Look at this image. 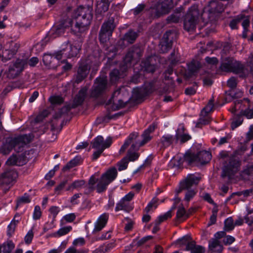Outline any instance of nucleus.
<instances>
[{
  "mask_svg": "<svg viewBox=\"0 0 253 253\" xmlns=\"http://www.w3.org/2000/svg\"><path fill=\"white\" fill-rule=\"evenodd\" d=\"M30 202H31V199H30L29 195L26 193L24 195V196L20 197L18 199L16 208H17V207L20 204L29 203Z\"/></svg>",
  "mask_w": 253,
  "mask_h": 253,
  "instance_id": "nucleus-54",
  "label": "nucleus"
},
{
  "mask_svg": "<svg viewBox=\"0 0 253 253\" xmlns=\"http://www.w3.org/2000/svg\"><path fill=\"white\" fill-rule=\"evenodd\" d=\"M191 136L188 134H175V143L180 140L181 143H184L191 139Z\"/></svg>",
  "mask_w": 253,
  "mask_h": 253,
  "instance_id": "nucleus-37",
  "label": "nucleus"
},
{
  "mask_svg": "<svg viewBox=\"0 0 253 253\" xmlns=\"http://www.w3.org/2000/svg\"><path fill=\"white\" fill-rule=\"evenodd\" d=\"M18 173L13 169H7L0 175V185L8 186L7 190L16 182Z\"/></svg>",
  "mask_w": 253,
  "mask_h": 253,
  "instance_id": "nucleus-15",
  "label": "nucleus"
},
{
  "mask_svg": "<svg viewBox=\"0 0 253 253\" xmlns=\"http://www.w3.org/2000/svg\"><path fill=\"white\" fill-rule=\"evenodd\" d=\"M175 33L173 31H167L164 35L162 41L161 42V51L163 53L167 52L172 46V40Z\"/></svg>",
  "mask_w": 253,
  "mask_h": 253,
  "instance_id": "nucleus-19",
  "label": "nucleus"
},
{
  "mask_svg": "<svg viewBox=\"0 0 253 253\" xmlns=\"http://www.w3.org/2000/svg\"><path fill=\"white\" fill-rule=\"evenodd\" d=\"M97 181L98 178L95 177V175H92L88 180V184H85L84 186V193L88 194L93 191L95 188V185Z\"/></svg>",
  "mask_w": 253,
  "mask_h": 253,
  "instance_id": "nucleus-27",
  "label": "nucleus"
},
{
  "mask_svg": "<svg viewBox=\"0 0 253 253\" xmlns=\"http://www.w3.org/2000/svg\"><path fill=\"white\" fill-rule=\"evenodd\" d=\"M120 72L119 70L115 69L110 73V80L112 83L115 82L119 79Z\"/></svg>",
  "mask_w": 253,
  "mask_h": 253,
  "instance_id": "nucleus-51",
  "label": "nucleus"
},
{
  "mask_svg": "<svg viewBox=\"0 0 253 253\" xmlns=\"http://www.w3.org/2000/svg\"><path fill=\"white\" fill-rule=\"evenodd\" d=\"M130 145H131V144ZM138 150H133L131 149V146H130V149L128 150L126 158L128 161H134L136 160L139 157V154L136 152V151Z\"/></svg>",
  "mask_w": 253,
  "mask_h": 253,
  "instance_id": "nucleus-32",
  "label": "nucleus"
},
{
  "mask_svg": "<svg viewBox=\"0 0 253 253\" xmlns=\"http://www.w3.org/2000/svg\"><path fill=\"white\" fill-rule=\"evenodd\" d=\"M234 223L232 217H230L227 218L224 221V229L226 231L232 230L234 228Z\"/></svg>",
  "mask_w": 253,
  "mask_h": 253,
  "instance_id": "nucleus-36",
  "label": "nucleus"
},
{
  "mask_svg": "<svg viewBox=\"0 0 253 253\" xmlns=\"http://www.w3.org/2000/svg\"><path fill=\"white\" fill-rule=\"evenodd\" d=\"M155 125L154 124L150 125L141 134V140L139 139L138 132L131 133L121 147L119 154H123L130 144H131V149L139 150L140 147L144 146L151 140L152 136L151 134L155 130Z\"/></svg>",
  "mask_w": 253,
  "mask_h": 253,
  "instance_id": "nucleus-1",
  "label": "nucleus"
},
{
  "mask_svg": "<svg viewBox=\"0 0 253 253\" xmlns=\"http://www.w3.org/2000/svg\"><path fill=\"white\" fill-rule=\"evenodd\" d=\"M200 68L199 62L195 61L191 62L188 64V69L191 74L196 73Z\"/></svg>",
  "mask_w": 253,
  "mask_h": 253,
  "instance_id": "nucleus-41",
  "label": "nucleus"
},
{
  "mask_svg": "<svg viewBox=\"0 0 253 253\" xmlns=\"http://www.w3.org/2000/svg\"><path fill=\"white\" fill-rule=\"evenodd\" d=\"M88 88L86 86L82 87L74 98L72 107L74 108L81 105L87 96Z\"/></svg>",
  "mask_w": 253,
  "mask_h": 253,
  "instance_id": "nucleus-21",
  "label": "nucleus"
},
{
  "mask_svg": "<svg viewBox=\"0 0 253 253\" xmlns=\"http://www.w3.org/2000/svg\"><path fill=\"white\" fill-rule=\"evenodd\" d=\"M211 120L209 117L206 116L205 117L201 118L199 119V121L196 124V127H200L201 125H206L210 122Z\"/></svg>",
  "mask_w": 253,
  "mask_h": 253,
  "instance_id": "nucleus-60",
  "label": "nucleus"
},
{
  "mask_svg": "<svg viewBox=\"0 0 253 253\" xmlns=\"http://www.w3.org/2000/svg\"><path fill=\"white\" fill-rule=\"evenodd\" d=\"M211 5L212 10L214 12L220 13L223 10L222 4L221 2L214 1L211 3Z\"/></svg>",
  "mask_w": 253,
  "mask_h": 253,
  "instance_id": "nucleus-52",
  "label": "nucleus"
},
{
  "mask_svg": "<svg viewBox=\"0 0 253 253\" xmlns=\"http://www.w3.org/2000/svg\"><path fill=\"white\" fill-rule=\"evenodd\" d=\"M62 46H64V47H63L61 50L54 53L55 57L58 60L61 59L63 55H64L65 57H67V53H65V52L68 46V42H65Z\"/></svg>",
  "mask_w": 253,
  "mask_h": 253,
  "instance_id": "nucleus-35",
  "label": "nucleus"
},
{
  "mask_svg": "<svg viewBox=\"0 0 253 253\" xmlns=\"http://www.w3.org/2000/svg\"><path fill=\"white\" fill-rule=\"evenodd\" d=\"M244 18L243 15H237L234 19H233L230 23L229 25L232 29H237V25L242 21Z\"/></svg>",
  "mask_w": 253,
  "mask_h": 253,
  "instance_id": "nucleus-46",
  "label": "nucleus"
},
{
  "mask_svg": "<svg viewBox=\"0 0 253 253\" xmlns=\"http://www.w3.org/2000/svg\"><path fill=\"white\" fill-rule=\"evenodd\" d=\"M138 36L137 32L132 30H129L119 41V44L121 45L122 43H121L123 42L124 41L127 42L128 43H133L138 37Z\"/></svg>",
  "mask_w": 253,
  "mask_h": 253,
  "instance_id": "nucleus-23",
  "label": "nucleus"
},
{
  "mask_svg": "<svg viewBox=\"0 0 253 253\" xmlns=\"http://www.w3.org/2000/svg\"><path fill=\"white\" fill-rule=\"evenodd\" d=\"M79 48L76 46L70 45V51L67 53V57L71 58L72 57L76 56L79 52Z\"/></svg>",
  "mask_w": 253,
  "mask_h": 253,
  "instance_id": "nucleus-49",
  "label": "nucleus"
},
{
  "mask_svg": "<svg viewBox=\"0 0 253 253\" xmlns=\"http://www.w3.org/2000/svg\"><path fill=\"white\" fill-rule=\"evenodd\" d=\"M112 143V138L108 137L105 140L101 136L95 137L91 142L92 148L96 150L104 151L109 148Z\"/></svg>",
  "mask_w": 253,
  "mask_h": 253,
  "instance_id": "nucleus-18",
  "label": "nucleus"
},
{
  "mask_svg": "<svg viewBox=\"0 0 253 253\" xmlns=\"http://www.w3.org/2000/svg\"><path fill=\"white\" fill-rule=\"evenodd\" d=\"M34 136L32 134L19 135L6 139L5 143L0 148V153L4 155L8 154L13 149L16 152L22 151L24 147L30 143Z\"/></svg>",
  "mask_w": 253,
  "mask_h": 253,
  "instance_id": "nucleus-2",
  "label": "nucleus"
},
{
  "mask_svg": "<svg viewBox=\"0 0 253 253\" xmlns=\"http://www.w3.org/2000/svg\"><path fill=\"white\" fill-rule=\"evenodd\" d=\"M68 183V180L65 179L61 181L55 188V193L59 195L60 194L61 191L65 188V186Z\"/></svg>",
  "mask_w": 253,
  "mask_h": 253,
  "instance_id": "nucleus-53",
  "label": "nucleus"
},
{
  "mask_svg": "<svg viewBox=\"0 0 253 253\" xmlns=\"http://www.w3.org/2000/svg\"><path fill=\"white\" fill-rule=\"evenodd\" d=\"M211 159L210 152L203 150L197 154L186 153L184 156V161L189 165L193 164L197 166L204 165L208 163Z\"/></svg>",
  "mask_w": 253,
  "mask_h": 253,
  "instance_id": "nucleus-6",
  "label": "nucleus"
},
{
  "mask_svg": "<svg viewBox=\"0 0 253 253\" xmlns=\"http://www.w3.org/2000/svg\"><path fill=\"white\" fill-rule=\"evenodd\" d=\"M253 211H250L248 212V214L245 217V222L249 225H251L253 223Z\"/></svg>",
  "mask_w": 253,
  "mask_h": 253,
  "instance_id": "nucleus-62",
  "label": "nucleus"
},
{
  "mask_svg": "<svg viewBox=\"0 0 253 253\" xmlns=\"http://www.w3.org/2000/svg\"><path fill=\"white\" fill-rule=\"evenodd\" d=\"M209 249L211 252L220 253L223 250V247L218 240L211 239L209 241Z\"/></svg>",
  "mask_w": 253,
  "mask_h": 253,
  "instance_id": "nucleus-25",
  "label": "nucleus"
},
{
  "mask_svg": "<svg viewBox=\"0 0 253 253\" xmlns=\"http://www.w3.org/2000/svg\"><path fill=\"white\" fill-rule=\"evenodd\" d=\"M107 77H99L95 79L90 90V97L97 98L106 94L110 89Z\"/></svg>",
  "mask_w": 253,
  "mask_h": 253,
  "instance_id": "nucleus-5",
  "label": "nucleus"
},
{
  "mask_svg": "<svg viewBox=\"0 0 253 253\" xmlns=\"http://www.w3.org/2000/svg\"><path fill=\"white\" fill-rule=\"evenodd\" d=\"M199 11L197 5H193L189 8L184 20V28L190 32L193 31L197 23Z\"/></svg>",
  "mask_w": 253,
  "mask_h": 253,
  "instance_id": "nucleus-7",
  "label": "nucleus"
},
{
  "mask_svg": "<svg viewBox=\"0 0 253 253\" xmlns=\"http://www.w3.org/2000/svg\"><path fill=\"white\" fill-rule=\"evenodd\" d=\"M133 207L130 205V203L122 199L117 204L115 208L116 211L124 210L129 212L131 211Z\"/></svg>",
  "mask_w": 253,
  "mask_h": 253,
  "instance_id": "nucleus-28",
  "label": "nucleus"
},
{
  "mask_svg": "<svg viewBox=\"0 0 253 253\" xmlns=\"http://www.w3.org/2000/svg\"><path fill=\"white\" fill-rule=\"evenodd\" d=\"M158 202V199L155 197L152 199L150 202L149 203L147 206L145 208V211L146 212H148L153 207H154L155 209L157 207V203Z\"/></svg>",
  "mask_w": 253,
  "mask_h": 253,
  "instance_id": "nucleus-48",
  "label": "nucleus"
},
{
  "mask_svg": "<svg viewBox=\"0 0 253 253\" xmlns=\"http://www.w3.org/2000/svg\"><path fill=\"white\" fill-rule=\"evenodd\" d=\"M237 85V80L235 77L230 78L227 81V85L230 88V90L235 89Z\"/></svg>",
  "mask_w": 253,
  "mask_h": 253,
  "instance_id": "nucleus-57",
  "label": "nucleus"
},
{
  "mask_svg": "<svg viewBox=\"0 0 253 253\" xmlns=\"http://www.w3.org/2000/svg\"><path fill=\"white\" fill-rule=\"evenodd\" d=\"M41 215L42 211L40 207L39 206H35L33 216V219L34 220H38L40 218Z\"/></svg>",
  "mask_w": 253,
  "mask_h": 253,
  "instance_id": "nucleus-61",
  "label": "nucleus"
},
{
  "mask_svg": "<svg viewBox=\"0 0 253 253\" xmlns=\"http://www.w3.org/2000/svg\"><path fill=\"white\" fill-rule=\"evenodd\" d=\"M128 101V99L126 100L119 99L118 100L117 102L114 103L113 107L117 110L124 108L126 106Z\"/></svg>",
  "mask_w": 253,
  "mask_h": 253,
  "instance_id": "nucleus-56",
  "label": "nucleus"
},
{
  "mask_svg": "<svg viewBox=\"0 0 253 253\" xmlns=\"http://www.w3.org/2000/svg\"><path fill=\"white\" fill-rule=\"evenodd\" d=\"M26 64V60L17 59L14 62H12L9 65L8 70L6 72L7 78L9 79L16 78L23 71L24 66Z\"/></svg>",
  "mask_w": 253,
  "mask_h": 253,
  "instance_id": "nucleus-13",
  "label": "nucleus"
},
{
  "mask_svg": "<svg viewBox=\"0 0 253 253\" xmlns=\"http://www.w3.org/2000/svg\"><path fill=\"white\" fill-rule=\"evenodd\" d=\"M117 176V170L115 168H112L103 174L96 185L98 193L106 190L107 186L112 182Z\"/></svg>",
  "mask_w": 253,
  "mask_h": 253,
  "instance_id": "nucleus-10",
  "label": "nucleus"
},
{
  "mask_svg": "<svg viewBox=\"0 0 253 253\" xmlns=\"http://www.w3.org/2000/svg\"><path fill=\"white\" fill-rule=\"evenodd\" d=\"M239 15H243L244 16V18H243L242 20V26L244 29H248V27L250 26V16H246L242 14H239Z\"/></svg>",
  "mask_w": 253,
  "mask_h": 253,
  "instance_id": "nucleus-59",
  "label": "nucleus"
},
{
  "mask_svg": "<svg viewBox=\"0 0 253 253\" xmlns=\"http://www.w3.org/2000/svg\"><path fill=\"white\" fill-rule=\"evenodd\" d=\"M153 91V87L151 84H147L144 85L139 89V92L143 96L148 95Z\"/></svg>",
  "mask_w": 253,
  "mask_h": 253,
  "instance_id": "nucleus-38",
  "label": "nucleus"
},
{
  "mask_svg": "<svg viewBox=\"0 0 253 253\" xmlns=\"http://www.w3.org/2000/svg\"><path fill=\"white\" fill-rule=\"evenodd\" d=\"M6 46L15 55L18 51L20 44L18 43L11 42L7 43Z\"/></svg>",
  "mask_w": 253,
  "mask_h": 253,
  "instance_id": "nucleus-39",
  "label": "nucleus"
},
{
  "mask_svg": "<svg viewBox=\"0 0 253 253\" xmlns=\"http://www.w3.org/2000/svg\"><path fill=\"white\" fill-rule=\"evenodd\" d=\"M244 115L248 118H253V106H250L247 109H245L243 112Z\"/></svg>",
  "mask_w": 253,
  "mask_h": 253,
  "instance_id": "nucleus-64",
  "label": "nucleus"
},
{
  "mask_svg": "<svg viewBox=\"0 0 253 253\" xmlns=\"http://www.w3.org/2000/svg\"><path fill=\"white\" fill-rule=\"evenodd\" d=\"M213 100L212 99L209 100L208 104L203 108L202 111V113H205V114H207L209 113L212 111L213 108Z\"/></svg>",
  "mask_w": 253,
  "mask_h": 253,
  "instance_id": "nucleus-50",
  "label": "nucleus"
},
{
  "mask_svg": "<svg viewBox=\"0 0 253 253\" xmlns=\"http://www.w3.org/2000/svg\"><path fill=\"white\" fill-rule=\"evenodd\" d=\"M128 163V161L126 157H125L122 159V160L118 164V170L119 171H121L126 169L127 167Z\"/></svg>",
  "mask_w": 253,
  "mask_h": 253,
  "instance_id": "nucleus-55",
  "label": "nucleus"
},
{
  "mask_svg": "<svg viewBox=\"0 0 253 253\" xmlns=\"http://www.w3.org/2000/svg\"><path fill=\"white\" fill-rule=\"evenodd\" d=\"M151 57L147 58L146 60L141 62V66L144 70L147 72L153 73L155 72L156 67L154 64L150 63Z\"/></svg>",
  "mask_w": 253,
  "mask_h": 253,
  "instance_id": "nucleus-30",
  "label": "nucleus"
},
{
  "mask_svg": "<svg viewBox=\"0 0 253 253\" xmlns=\"http://www.w3.org/2000/svg\"><path fill=\"white\" fill-rule=\"evenodd\" d=\"M75 19V29L73 31L75 34L82 33L85 31L90 24L92 19L91 9L89 7L79 6L74 14Z\"/></svg>",
  "mask_w": 253,
  "mask_h": 253,
  "instance_id": "nucleus-3",
  "label": "nucleus"
},
{
  "mask_svg": "<svg viewBox=\"0 0 253 253\" xmlns=\"http://www.w3.org/2000/svg\"><path fill=\"white\" fill-rule=\"evenodd\" d=\"M243 121V119L241 115L237 116L231 123V127L232 129H234L240 126L242 124Z\"/></svg>",
  "mask_w": 253,
  "mask_h": 253,
  "instance_id": "nucleus-44",
  "label": "nucleus"
},
{
  "mask_svg": "<svg viewBox=\"0 0 253 253\" xmlns=\"http://www.w3.org/2000/svg\"><path fill=\"white\" fill-rule=\"evenodd\" d=\"M85 182L84 180H78L75 181L70 185H69L66 190L70 191L74 189H79L82 187H84L85 185Z\"/></svg>",
  "mask_w": 253,
  "mask_h": 253,
  "instance_id": "nucleus-34",
  "label": "nucleus"
},
{
  "mask_svg": "<svg viewBox=\"0 0 253 253\" xmlns=\"http://www.w3.org/2000/svg\"><path fill=\"white\" fill-rule=\"evenodd\" d=\"M73 23V20L70 18H67L54 26L49 32L48 34L52 38H55L61 36L65 33L66 29H69L72 26Z\"/></svg>",
  "mask_w": 253,
  "mask_h": 253,
  "instance_id": "nucleus-14",
  "label": "nucleus"
},
{
  "mask_svg": "<svg viewBox=\"0 0 253 253\" xmlns=\"http://www.w3.org/2000/svg\"><path fill=\"white\" fill-rule=\"evenodd\" d=\"M34 152V151L33 149H31L18 156L16 155H12L6 161V164L9 166H23L25 165L29 159H31L30 155L33 154Z\"/></svg>",
  "mask_w": 253,
  "mask_h": 253,
  "instance_id": "nucleus-12",
  "label": "nucleus"
},
{
  "mask_svg": "<svg viewBox=\"0 0 253 253\" xmlns=\"http://www.w3.org/2000/svg\"><path fill=\"white\" fill-rule=\"evenodd\" d=\"M110 4L103 2L101 1H98L96 5V9L100 13L107 11L109 8Z\"/></svg>",
  "mask_w": 253,
  "mask_h": 253,
  "instance_id": "nucleus-45",
  "label": "nucleus"
},
{
  "mask_svg": "<svg viewBox=\"0 0 253 253\" xmlns=\"http://www.w3.org/2000/svg\"><path fill=\"white\" fill-rule=\"evenodd\" d=\"M108 218V213H104L101 215L95 223L93 233H95L101 231L106 225Z\"/></svg>",
  "mask_w": 253,
  "mask_h": 253,
  "instance_id": "nucleus-22",
  "label": "nucleus"
},
{
  "mask_svg": "<svg viewBox=\"0 0 253 253\" xmlns=\"http://www.w3.org/2000/svg\"><path fill=\"white\" fill-rule=\"evenodd\" d=\"M222 71L226 72H233L235 74H244L245 67L240 62L232 58H226L220 65Z\"/></svg>",
  "mask_w": 253,
  "mask_h": 253,
  "instance_id": "nucleus-8",
  "label": "nucleus"
},
{
  "mask_svg": "<svg viewBox=\"0 0 253 253\" xmlns=\"http://www.w3.org/2000/svg\"><path fill=\"white\" fill-rule=\"evenodd\" d=\"M3 253H11L15 248V245L12 241H7L2 246Z\"/></svg>",
  "mask_w": 253,
  "mask_h": 253,
  "instance_id": "nucleus-33",
  "label": "nucleus"
},
{
  "mask_svg": "<svg viewBox=\"0 0 253 253\" xmlns=\"http://www.w3.org/2000/svg\"><path fill=\"white\" fill-rule=\"evenodd\" d=\"M90 68L89 65L86 62L80 63L77 70L75 82L79 84L83 81L88 74Z\"/></svg>",
  "mask_w": 253,
  "mask_h": 253,
  "instance_id": "nucleus-20",
  "label": "nucleus"
},
{
  "mask_svg": "<svg viewBox=\"0 0 253 253\" xmlns=\"http://www.w3.org/2000/svg\"><path fill=\"white\" fill-rule=\"evenodd\" d=\"M49 100L52 104H61L63 102V98L60 96H51Z\"/></svg>",
  "mask_w": 253,
  "mask_h": 253,
  "instance_id": "nucleus-58",
  "label": "nucleus"
},
{
  "mask_svg": "<svg viewBox=\"0 0 253 253\" xmlns=\"http://www.w3.org/2000/svg\"><path fill=\"white\" fill-rule=\"evenodd\" d=\"M161 142L163 146L166 148L172 145L173 143H175V136L173 137L169 134L165 135L162 137Z\"/></svg>",
  "mask_w": 253,
  "mask_h": 253,
  "instance_id": "nucleus-29",
  "label": "nucleus"
},
{
  "mask_svg": "<svg viewBox=\"0 0 253 253\" xmlns=\"http://www.w3.org/2000/svg\"><path fill=\"white\" fill-rule=\"evenodd\" d=\"M14 56V54H13L10 50L6 48L4 51H3L2 56H1V60L3 62H6L8 60L12 59Z\"/></svg>",
  "mask_w": 253,
  "mask_h": 253,
  "instance_id": "nucleus-43",
  "label": "nucleus"
},
{
  "mask_svg": "<svg viewBox=\"0 0 253 253\" xmlns=\"http://www.w3.org/2000/svg\"><path fill=\"white\" fill-rule=\"evenodd\" d=\"M226 95L230 96L232 98H239L241 97L243 95V92L240 90H235V89L229 90L226 91Z\"/></svg>",
  "mask_w": 253,
  "mask_h": 253,
  "instance_id": "nucleus-47",
  "label": "nucleus"
},
{
  "mask_svg": "<svg viewBox=\"0 0 253 253\" xmlns=\"http://www.w3.org/2000/svg\"><path fill=\"white\" fill-rule=\"evenodd\" d=\"M201 178L193 174L187 175V177L179 184V188L176 191L177 194L181 192L182 190H187L185 193L184 200L188 202L196 195L197 192L196 188L191 189L192 187L196 186L199 183Z\"/></svg>",
  "mask_w": 253,
  "mask_h": 253,
  "instance_id": "nucleus-4",
  "label": "nucleus"
},
{
  "mask_svg": "<svg viewBox=\"0 0 253 253\" xmlns=\"http://www.w3.org/2000/svg\"><path fill=\"white\" fill-rule=\"evenodd\" d=\"M76 215L74 213L67 214L64 215L61 220V224L63 225L67 222H72L76 219Z\"/></svg>",
  "mask_w": 253,
  "mask_h": 253,
  "instance_id": "nucleus-40",
  "label": "nucleus"
},
{
  "mask_svg": "<svg viewBox=\"0 0 253 253\" xmlns=\"http://www.w3.org/2000/svg\"><path fill=\"white\" fill-rule=\"evenodd\" d=\"M114 20V17L110 16L108 20L104 22L102 25L99 34V39L100 42L102 43H106L112 36L113 31L116 27Z\"/></svg>",
  "mask_w": 253,
  "mask_h": 253,
  "instance_id": "nucleus-9",
  "label": "nucleus"
},
{
  "mask_svg": "<svg viewBox=\"0 0 253 253\" xmlns=\"http://www.w3.org/2000/svg\"><path fill=\"white\" fill-rule=\"evenodd\" d=\"M185 250L190 251L191 253H204L205 252L204 247L196 245L194 241H191L187 244Z\"/></svg>",
  "mask_w": 253,
  "mask_h": 253,
  "instance_id": "nucleus-24",
  "label": "nucleus"
},
{
  "mask_svg": "<svg viewBox=\"0 0 253 253\" xmlns=\"http://www.w3.org/2000/svg\"><path fill=\"white\" fill-rule=\"evenodd\" d=\"M239 166V162L238 160L234 157L230 158L229 164L223 169L221 176L223 178L228 176L231 178L232 176L238 171Z\"/></svg>",
  "mask_w": 253,
  "mask_h": 253,
  "instance_id": "nucleus-17",
  "label": "nucleus"
},
{
  "mask_svg": "<svg viewBox=\"0 0 253 253\" xmlns=\"http://www.w3.org/2000/svg\"><path fill=\"white\" fill-rule=\"evenodd\" d=\"M183 10L182 8L176 9L173 13L167 17V20L168 23H178L182 16L181 12Z\"/></svg>",
  "mask_w": 253,
  "mask_h": 253,
  "instance_id": "nucleus-26",
  "label": "nucleus"
},
{
  "mask_svg": "<svg viewBox=\"0 0 253 253\" xmlns=\"http://www.w3.org/2000/svg\"><path fill=\"white\" fill-rule=\"evenodd\" d=\"M71 229L72 227L70 226L64 227L59 229L56 232H55L53 235L55 237H60L67 234L71 231Z\"/></svg>",
  "mask_w": 253,
  "mask_h": 253,
  "instance_id": "nucleus-42",
  "label": "nucleus"
},
{
  "mask_svg": "<svg viewBox=\"0 0 253 253\" xmlns=\"http://www.w3.org/2000/svg\"><path fill=\"white\" fill-rule=\"evenodd\" d=\"M173 6L172 0H159L154 6L156 16H161L168 13Z\"/></svg>",
  "mask_w": 253,
  "mask_h": 253,
  "instance_id": "nucleus-16",
  "label": "nucleus"
},
{
  "mask_svg": "<svg viewBox=\"0 0 253 253\" xmlns=\"http://www.w3.org/2000/svg\"><path fill=\"white\" fill-rule=\"evenodd\" d=\"M142 55V51L139 46L134 45L129 48L124 59L123 70H126L129 67L132 60L137 61Z\"/></svg>",
  "mask_w": 253,
  "mask_h": 253,
  "instance_id": "nucleus-11",
  "label": "nucleus"
},
{
  "mask_svg": "<svg viewBox=\"0 0 253 253\" xmlns=\"http://www.w3.org/2000/svg\"><path fill=\"white\" fill-rule=\"evenodd\" d=\"M81 160V157L80 156H77L75 157L73 159L70 161L66 166H65L63 169L62 171L65 172L67 170H69L71 168L77 166L80 161Z\"/></svg>",
  "mask_w": 253,
  "mask_h": 253,
  "instance_id": "nucleus-31",
  "label": "nucleus"
},
{
  "mask_svg": "<svg viewBox=\"0 0 253 253\" xmlns=\"http://www.w3.org/2000/svg\"><path fill=\"white\" fill-rule=\"evenodd\" d=\"M111 245L108 244L107 246H102L95 250L92 253H105L107 252L111 247Z\"/></svg>",
  "mask_w": 253,
  "mask_h": 253,
  "instance_id": "nucleus-63",
  "label": "nucleus"
}]
</instances>
